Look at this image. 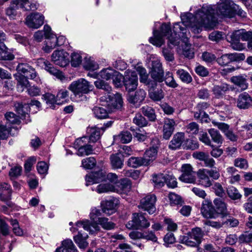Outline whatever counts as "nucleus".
<instances>
[{"label": "nucleus", "mask_w": 252, "mask_h": 252, "mask_svg": "<svg viewBox=\"0 0 252 252\" xmlns=\"http://www.w3.org/2000/svg\"><path fill=\"white\" fill-rule=\"evenodd\" d=\"M213 11L211 7L203 5L201 9L198 10L195 16L190 13H185L181 16L182 22L175 23L172 32L170 24L163 23L160 27V32L154 29L153 37L149 38L151 43L157 47H160L164 44L163 37L168 39L167 44L170 48L177 46L180 43V38H182L185 42V48L183 49V55L188 58H192L194 56L190 49V44L187 43L188 36L189 32L186 27H189L194 33H199L203 28L206 30L213 29L216 26V19L211 14L209 17L205 12L211 13Z\"/></svg>", "instance_id": "1"}, {"label": "nucleus", "mask_w": 252, "mask_h": 252, "mask_svg": "<svg viewBox=\"0 0 252 252\" xmlns=\"http://www.w3.org/2000/svg\"><path fill=\"white\" fill-rule=\"evenodd\" d=\"M231 3L230 0H226L224 2L218 4L217 6L207 5V6L212 7L213 11H211V13L207 12L206 14L209 16L211 14L215 17L216 19V25L217 23V19L215 16L216 14L222 17H231L233 16L234 13H235L237 15L243 18L246 16V13L240 8L238 5L233 3L232 5L233 6L232 7L231 5ZM204 5H205V4ZM206 5H207V4H206ZM204 13L206 14V12Z\"/></svg>", "instance_id": "2"}, {"label": "nucleus", "mask_w": 252, "mask_h": 252, "mask_svg": "<svg viewBox=\"0 0 252 252\" xmlns=\"http://www.w3.org/2000/svg\"><path fill=\"white\" fill-rule=\"evenodd\" d=\"M8 0H0V5ZM19 8L25 11L34 10L37 9V5L32 0H13L10 6L6 10V14L10 18L14 19L18 14L16 10Z\"/></svg>", "instance_id": "3"}, {"label": "nucleus", "mask_w": 252, "mask_h": 252, "mask_svg": "<svg viewBox=\"0 0 252 252\" xmlns=\"http://www.w3.org/2000/svg\"><path fill=\"white\" fill-rule=\"evenodd\" d=\"M94 88L89 81L84 78H80L76 81H73L68 89L76 96L81 97L83 94H87L91 92Z\"/></svg>", "instance_id": "4"}, {"label": "nucleus", "mask_w": 252, "mask_h": 252, "mask_svg": "<svg viewBox=\"0 0 252 252\" xmlns=\"http://www.w3.org/2000/svg\"><path fill=\"white\" fill-rule=\"evenodd\" d=\"M203 234L199 227L193 228L186 235L180 236L179 242L189 247H197L201 242Z\"/></svg>", "instance_id": "5"}, {"label": "nucleus", "mask_w": 252, "mask_h": 252, "mask_svg": "<svg viewBox=\"0 0 252 252\" xmlns=\"http://www.w3.org/2000/svg\"><path fill=\"white\" fill-rule=\"evenodd\" d=\"M151 78L154 80V82L148 83L149 87L154 89L157 86V83L162 82L164 80V71L161 63L158 60L152 62V69L150 72Z\"/></svg>", "instance_id": "6"}, {"label": "nucleus", "mask_w": 252, "mask_h": 252, "mask_svg": "<svg viewBox=\"0 0 252 252\" xmlns=\"http://www.w3.org/2000/svg\"><path fill=\"white\" fill-rule=\"evenodd\" d=\"M150 225V223L146 219L144 214L134 213L132 214V220L126 224L128 229L146 228Z\"/></svg>", "instance_id": "7"}, {"label": "nucleus", "mask_w": 252, "mask_h": 252, "mask_svg": "<svg viewBox=\"0 0 252 252\" xmlns=\"http://www.w3.org/2000/svg\"><path fill=\"white\" fill-rule=\"evenodd\" d=\"M44 29L45 41V46L43 48L45 52L49 53L57 46V36L53 32L51 27L48 25H45Z\"/></svg>", "instance_id": "8"}, {"label": "nucleus", "mask_w": 252, "mask_h": 252, "mask_svg": "<svg viewBox=\"0 0 252 252\" xmlns=\"http://www.w3.org/2000/svg\"><path fill=\"white\" fill-rule=\"evenodd\" d=\"M124 84L126 89L130 92L135 90L138 85V77L134 71L126 70L124 76Z\"/></svg>", "instance_id": "9"}, {"label": "nucleus", "mask_w": 252, "mask_h": 252, "mask_svg": "<svg viewBox=\"0 0 252 252\" xmlns=\"http://www.w3.org/2000/svg\"><path fill=\"white\" fill-rule=\"evenodd\" d=\"M87 141L89 140L87 136L77 139L75 141V147L76 149H78L77 155L79 156L82 157L92 154V147L91 145L86 144Z\"/></svg>", "instance_id": "10"}, {"label": "nucleus", "mask_w": 252, "mask_h": 252, "mask_svg": "<svg viewBox=\"0 0 252 252\" xmlns=\"http://www.w3.org/2000/svg\"><path fill=\"white\" fill-rule=\"evenodd\" d=\"M51 57L54 63L61 67H65L69 63V54L63 50H55Z\"/></svg>", "instance_id": "11"}, {"label": "nucleus", "mask_w": 252, "mask_h": 252, "mask_svg": "<svg viewBox=\"0 0 252 252\" xmlns=\"http://www.w3.org/2000/svg\"><path fill=\"white\" fill-rule=\"evenodd\" d=\"M156 200L157 198L154 194H148L141 199L138 207L147 211L150 214H153L156 211Z\"/></svg>", "instance_id": "12"}, {"label": "nucleus", "mask_w": 252, "mask_h": 252, "mask_svg": "<svg viewBox=\"0 0 252 252\" xmlns=\"http://www.w3.org/2000/svg\"><path fill=\"white\" fill-rule=\"evenodd\" d=\"M182 174L179 179L185 183H194L196 180L195 173L189 164H185L182 166Z\"/></svg>", "instance_id": "13"}, {"label": "nucleus", "mask_w": 252, "mask_h": 252, "mask_svg": "<svg viewBox=\"0 0 252 252\" xmlns=\"http://www.w3.org/2000/svg\"><path fill=\"white\" fill-rule=\"evenodd\" d=\"M152 146L147 150L143 157L147 165H149L157 158L158 150L159 146V142L158 139H154L152 141Z\"/></svg>", "instance_id": "14"}, {"label": "nucleus", "mask_w": 252, "mask_h": 252, "mask_svg": "<svg viewBox=\"0 0 252 252\" xmlns=\"http://www.w3.org/2000/svg\"><path fill=\"white\" fill-rule=\"evenodd\" d=\"M44 16L38 13H32L28 16L26 19V24L30 28L38 29L44 23Z\"/></svg>", "instance_id": "15"}, {"label": "nucleus", "mask_w": 252, "mask_h": 252, "mask_svg": "<svg viewBox=\"0 0 252 252\" xmlns=\"http://www.w3.org/2000/svg\"><path fill=\"white\" fill-rule=\"evenodd\" d=\"M146 93L143 89H139L134 94H129L127 97L128 102L136 107H139L145 98Z\"/></svg>", "instance_id": "16"}, {"label": "nucleus", "mask_w": 252, "mask_h": 252, "mask_svg": "<svg viewBox=\"0 0 252 252\" xmlns=\"http://www.w3.org/2000/svg\"><path fill=\"white\" fill-rule=\"evenodd\" d=\"M119 204V200L116 198L105 200L101 203L102 211L106 214L110 215L115 212Z\"/></svg>", "instance_id": "17"}, {"label": "nucleus", "mask_w": 252, "mask_h": 252, "mask_svg": "<svg viewBox=\"0 0 252 252\" xmlns=\"http://www.w3.org/2000/svg\"><path fill=\"white\" fill-rule=\"evenodd\" d=\"M201 212L204 217L206 218H215L217 214L211 201L204 200L202 202Z\"/></svg>", "instance_id": "18"}, {"label": "nucleus", "mask_w": 252, "mask_h": 252, "mask_svg": "<svg viewBox=\"0 0 252 252\" xmlns=\"http://www.w3.org/2000/svg\"><path fill=\"white\" fill-rule=\"evenodd\" d=\"M16 69L18 72L23 73L29 79H33L36 76L35 69L27 63H19Z\"/></svg>", "instance_id": "19"}, {"label": "nucleus", "mask_w": 252, "mask_h": 252, "mask_svg": "<svg viewBox=\"0 0 252 252\" xmlns=\"http://www.w3.org/2000/svg\"><path fill=\"white\" fill-rule=\"evenodd\" d=\"M252 106V98L247 93L241 94L237 100V106L242 109H247Z\"/></svg>", "instance_id": "20"}, {"label": "nucleus", "mask_w": 252, "mask_h": 252, "mask_svg": "<svg viewBox=\"0 0 252 252\" xmlns=\"http://www.w3.org/2000/svg\"><path fill=\"white\" fill-rule=\"evenodd\" d=\"M175 122L173 119L166 118L164 119L163 128V137L168 139L173 134L175 126Z\"/></svg>", "instance_id": "21"}, {"label": "nucleus", "mask_w": 252, "mask_h": 252, "mask_svg": "<svg viewBox=\"0 0 252 252\" xmlns=\"http://www.w3.org/2000/svg\"><path fill=\"white\" fill-rule=\"evenodd\" d=\"M43 63L45 69L49 73L55 76L57 79L62 82L66 79V78L63 75V73L60 70L55 68L48 61H43Z\"/></svg>", "instance_id": "22"}, {"label": "nucleus", "mask_w": 252, "mask_h": 252, "mask_svg": "<svg viewBox=\"0 0 252 252\" xmlns=\"http://www.w3.org/2000/svg\"><path fill=\"white\" fill-rule=\"evenodd\" d=\"M205 169H199L197 172L199 184L204 187L208 188L213 184V180L210 179Z\"/></svg>", "instance_id": "23"}, {"label": "nucleus", "mask_w": 252, "mask_h": 252, "mask_svg": "<svg viewBox=\"0 0 252 252\" xmlns=\"http://www.w3.org/2000/svg\"><path fill=\"white\" fill-rule=\"evenodd\" d=\"M113 186L115 189L114 192L122 193L128 191L131 188V185L129 180L122 179L119 181L116 185Z\"/></svg>", "instance_id": "24"}, {"label": "nucleus", "mask_w": 252, "mask_h": 252, "mask_svg": "<svg viewBox=\"0 0 252 252\" xmlns=\"http://www.w3.org/2000/svg\"><path fill=\"white\" fill-rule=\"evenodd\" d=\"M76 225L78 228H83L91 234H93L99 230V226L97 223H91L88 220L78 221L76 222Z\"/></svg>", "instance_id": "25"}, {"label": "nucleus", "mask_w": 252, "mask_h": 252, "mask_svg": "<svg viewBox=\"0 0 252 252\" xmlns=\"http://www.w3.org/2000/svg\"><path fill=\"white\" fill-rule=\"evenodd\" d=\"M185 140V134L183 132H177L174 136L169 144V148L176 150L180 148Z\"/></svg>", "instance_id": "26"}, {"label": "nucleus", "mask_w": 252, "mask_h": 252, "mask_svg": "<svg viewBox=\"0 0 252 252\" xmlns=\"http://www.w3.org/2000/svg\"><path fill=\"white\" fill-rule=\"evenodd\" d=\"M14 76L17 81V88L19 92H23L25 89H28L30 86L29 82L26 76L21 74H15Z\"/></svg>", "instance_id": "27"}, {"label": "nucleus", "mask_w": 252, "mask_h": 252, "mask_svg": "<svg viewBox=\"0 0 252 252\" xmlns=\"http://www.w3.org/2000/svg\"><path fill=\"white\" fill-rule=\"evenodd\" d=\"M230 88L229 85L226 83H221L220 85L214 86L212 91L213 94L217 98H220L225 94V93L229 91Z\"/></svg>", "instance_id": "28"}, {"label": "nucleus", "mask_w": 252, "mask_h": 252, "mask_svg": "<svg viewBox=\"0 0 252 252\" xmlns=\"http://www.w3.org/2000/svg\"><path fill=\"white\" fill-rule=\"evenodd\" d=\"M105 130L103 126L101 127H94L91 129V135L88 138L90 142H95L100 137V136Z\"/></svg>", "instance_id": "29"}, {"label": "nucleus", "mask_w": 252, "mask_h": 252, "mask_svg": "<svg viewBox=\"0 0 252 252\" xmlns=\"http://www.w3.org/2000/svg\"><path fill=\"white\" fill-rule=\"evenodd\" d=\"M103 179L102 173H92L86 176V185L89 186L94 184L98 183Z\"/></svg>", "instance_id": "30"}, {"label": "nucleus", "mask_w": 252, "mask_h": 252, "mask_svg": "<svg viewBox=\"0 0 252 252\" xmlns=\"http://www.w3.org/2000/svg\"><path fill=\"white\" fill-rule=\"evenodd\" d=\"M230 80L242 91L246 90L248 87V84L246 78L242 76H233L231 78Z\"/></svg>", "instance_id": "31"}, {"label": "nucleus", "mask_w": 252, "mask_h": 252, "mask_svg": "<svg viewBox=\"0 0 252 252\" xmlns=\"http://www.w3.org/2000/svg\"><path fill=\"white\" fill-rule=\"evenodd\" d=\"M43 98L46 101V103L48 106L52 109H54L56 108V105H60L62 104V102L58 101L54 95L50 93H46L43 95Z\"/></svg>", "instance_id": "32"}, {"label": "nucleus", "mask_w": 252, "mask_h": 252, "mask_svg": "<svg viewBox=\"0 0 252 252\" xmlns=\"http://www.w3.org/2000/svg\"><path fill=\"white\" fill-rule=\"evenodd\" d=\"M3 189L2 193L0 194V199L9 205V201L11 199V189H10V185L4 184L2 186Z\"/></svg>", "instance_id": "33"}, {"label": "nucleus", "mask_w": 252, "mask_h": 252, "mask_svg": "<svg viewBox=\"0 0 252 252\" xmlns=\"http://www.w3.org/2000/svg\"><path fill=\"white\" fill-rule=\"evenodd\" d=\"M88 235L87 234L83 235L79 231L77 235L74 236L73 237L74 242L81 249H85L88 246V243L86 241Z\"/></svg>", "instance_id": "34"}, {"label": "nucleus", "mask_w": 252, "mask_h": 252, "mask_svg": "<svg viewBox=\"0 0 252 252\" xmlns=\"http://www.w3.org/2000/svg\"><path fill=\"white\" fill-rule=\"evenodd\" d=\"M110 105V109H120L123 106V101L122 96L119 94H117L114 96L112 95Z\"/></svg>", "instance_id": "35"}, {"label": "nucleus", "mask_w": 252, "mask_h": 252, "mask_svg": "<svg viewBox=\"0 0 252 252\" xmlns=\"http://www.w3.org/2000/svg\"><path fill=\"white\" fill-rule=\"evenodd\" d=\"M143 157H131L127 161V165L133 168H137L139 166L147 165Z\"/></svg>", "instance_id": "36"}, {"label": "nucleus", "mask_w": 252, "mask_h": 252, "mask_svg": "<svg viewBox=\"0 0 252 252\" xmlns=\"http://www.w3.org/2000/svg\"><path fill=\"white\" fill-rule=\"evenodd\" d=\"M233 36L238 38L243 41H249L252 38V32H247L244 29L236 31L233 32Z\"/></svg>", "instance_id": "37"}, {"label": "nucleus", "mask_w": 252, "mask_h": 252, "mask_svg": "<svg viewBox=\"0 0 252 252\" xmlns=\"http://www.w3.org/2000/svg\"><path fill=\"white\" fill-rule=\"evenodd\" d=\"M94 117L98 119H104L108 117V112L104 108L94 106L92 109Z\"/></svg>", "instance_id": "38"}, {"label": "nucleus", "mask_w": 252, "mask_h": 252, "mask_svg": "<svg viewBox=\"0 0 252 252\" xmlns=\"http://www.w3.org/2000/svg\"><path fill=\"white\" fill-rule=\"evenodd\" d=\"M114 139L115 141H120L122 143H127L132 139L131 134L127 131H123L118 135L114 136Z\"/></svg>", "instance_id": "39"}, {"label": "nucleus", "mask_w": 252, "mask_h": 252, "mask_svg": "<svg viewBox=\"0 0 252 252\" xmlns=\"http://www.w3.org/2000/svg\"><path fill=\"white\" fill-rule=\"evenodd\" d=\"M116 73H117V71L111 68H107L101 70L99 73V75L102 79L108 80L112 79Z\"/></svg>", "instance_id": "40"}, {"label": "nucleus", "mask_w": 252, "mask_h": 252, "mask_svg": "<svg viewBox=\"0 0 252 252\" xmlns=\"http://www.w3.org/2000/svg\"><path fill=\"white\" fill-rule=\"evenodd\" d=\"M240 39L233 36V33L230 35V39L228 41L230 43L231 47L235 50L241 51L245 48L244 44L240 42Z\"/></svg>", "instance_id": "41"}, {"label": "nucleus", "mask_w": 252, "mask_h": 252, "mask_svg": "<svg viewBox=\"0 0 252 252\" xmlns=\"http://www.w3.org/2000/svg\"><path fill=\"white\" fill-rule=\"evenodd\" d=\"M61 246L67 252H77V248L70 239H66L62 241Z\"/></svg>", "instance_id": "42"}, {"label": "nucleus", "mask_w": 252, "mask_h": 252, "mask_svg": "<svg viewBox=\"0 0 252 252\" xmlns=\"http://www.w3.org/2000/svg\"><path fill=\"white\" fill-rule=\"evenodd\" d=\"M176 73L181 80L184 83L189 84L192 80V77L189 73L183 69L177 70Z\"/></svg>", "instance_id": "43"}, {"label": "nucleus", "mask_w": 252, "mask_h": 252, "mask_svg": "<svg viewBox=\"0 0 252 252\" xmlns=\"http://www.w3.org/2000/svg\"><path fill=\"white\" fill-rule=\"evenodd\" d=\"M166 175L161 173L153 176V181L155 183L156 187L161 188L164 186L166 182Z\"/></svg>", "instance_id": "44"}, {"label": "nucleus", "mask_w": 252, "mask_h": 252, "mask_svg": "<svg viewBox=\"0 0 252 252\" xmlns=\"http://www.w3.org/2000/svg\"><path fill=\"white\" fill-rule=\"evenodd\" d=\"M14 59L13 55L8 51L5 44L0 46V60L11 61Z\"/></svg>", "instance_id": "45"}, {"label": "nucleus", "mask_w": 252, "mask_h": 252, "mask_svg": "<svg viewBox=\"0 0 252 252\" xmlns=\"http://www.w3.org/2000/svg\"><path fill=\"white\" fill-rule=\"evenodd\" d=\"M168 199L169 200L170 204L173 206L182 205L184 201L181 197L173 192H171L168 194Z\"/></svg>", "instance_id": "46"}, {"label": "nucleus", "mask_w": 252, "mask_h": 252, "mask_svg": "<svg viewBox=\"0 0 252 252\" xmlns=\"http://www.w3.org/2000/svg\"><path fill=\"white\" fill-rule=\"evenodd\" d=\"M83 66L86 70L94 71L98 69V64L90 58H86Z\"/></svg>", "instance_id": "47"}, {"label": "nucleus", "mask_w": 252, "mask_h": 252, "mask_svg": "<svg viewBox=\"0 0 252 252\" xmlns=\"http://www.w3.org/2000/svg\"><path fill=\"white\" fill-rule=\"evenodd\" d=\"M208 132L215 143L218 144H222L223 138L219 131L214 128H211L208 129Z\"/></svg>", "instance_id": "48"}, {"label": "nucleus", "mask_w": 252, "mask_h": 252, "mask_svg": "<svg viewBox=\"0 0 252 252\" xmlns=\"http://www.w3.org/2000/svg\"><path fill=\"white\" fill-rule=\"evenodd\" d=\"M218 213L225 214L227 212L226 204L220 199H215L214 201Z\"/></svg>", "instance_id": "49"}, {"label": "nucleus", "mask_w": 252, "mask_h": 252, "mask_svg": "<svg viewBox=\"0 0 252 252\" xmlns=\"http://www.w3.org/2000/svg\"><path fill=\"white\" fill-rule=\"evenodd\" d=\"M15 129V127H10L4 126L2 122L0 121V139H7L10 134V129Z\"/></svg>", "instance_id": "50"}, {"label": "nucleus", "mask_w": 252, "mask_h": 252, "mask_svg": "<svg viewBox=\"0 0 252 252\" xmlns=\"http://www.w3.org/2000/svg\"><path fill=\"white\" fill-rule=\"evenodd\" d=\"M164 94L162 90L157 91L150 90L149 96L150 98L155 101H160L164 97Z\"/></svg>", "instance_id": "51"}, {"label": "nucleus", "mask_w": 252, "mask_h": 252, "mask_svg": "<svg viewBox=\"0 0 252 252\" xmlns=\"http://www.w3.org/2000/svg\"><path fill=\"white\" fill-rule=\"evenodd\" d=\"M112 166L114 169L121 168L123 165V161L117 155H113L110 157Z\"/></svg>", "instance_id": "52"}, {"label": "nucleus", "mask_w": 252, "mask_h": 252, "mask_svg": "<svg viewBox=\"0 0 252 252\" xmlns=\"http://www.w3.org/2000/svg\"><path fill=\"white\" fill-rule=\"evenodd\" d=\"M143 115L147 117L150 121H154L156 119V115L154 110L151 107L146 106L141 108Z\"/></svg>", "instance_id": "53"}, {"label": "nucleus", "mask_w": 252, "mask_h": 252, "mask_svg": "<svg viewBox=\"0 0 252 252\" xmlns=\"http://www.w3.org/2000/svg\"><path fill=\"white\" fill-rule=\"evenodd\" d=\"M82 61V56L78 52H73L71 55L70 63L73 67H77L79 66Z\"/></svg>", "instance_id": "54"}, {"label": "nucleus", "mask_w": 252, "mask_h": 252, "mask_svg": "<svg viewBox=\"0 0 252 252\" xmlns=\"http://www.w3.org/2000/svg\"><path fill=\"white\" fill-rule=\"evenodd\" d=\"M114 190L115 189L114 186L110 184H100L96 188V191L99 193L109 191L114 192Z\"/></svg>", "instance_id": "55"}, {"label": "nucleus", "mask_w": 252, "mask_h": 252, "mask_svg": "<svg viewBox=\"0 0 252 252\" xmlns=\"http://www.w3.org/2000/svg\"><path fill=\"white\" fill-rule=\"evenodd\" d=\"M227 192L228 196L232 200L239 199L242 197L238 189L232 186L228 188Z\"/></svg>", "instance_id": "56"}, {"label": "nucleus", "mask_w": 252, "mask_h": 252, "mask_svg": "<svg viewBox=\"0 0 252 252\" xmlns=\"http://www.w3.org/2000/svg\"><path fill=\"white\" fill-rule=\"evenodd\" d=\"M98 223L105 229H112L115 227V224L112 222L109 221L108 219L105 218L98 219Z\"/></svg>", "instance_id": "57"}, {"label": "nucleus", "mask_w": 252, "mask_h": 252, "mask_svg": "<svg viewBox=\"0 0 252 252\" xmlns=\"http://www.w3.org/2000/svg\"><path fill=\"white\" fill-rule=\"evenodd\" d=\"M234 165L235 167L242 169H247L249 167V163L248 160L242 158H238L234 161Z\"/></svg>", "instance_id": "58"}, {"label": "nucleus", "mask_w": 252, "mask_h": 252, "mask_svg": "<svg viewBox=\"0 0 252 252\" xmlns=\"http://www.w3.org/2000/svg\"><path fill=\"white\" fill-rule=\"evenodd\" d=\"M16 111L17 113L21 115L22 116H25L26 115H28V112L29 111V105L25 104L23 105L20 103H17L15 105Z\"/></svg>", "instance_id": "59"}, {"label": "nucleus", "mask_w": 252, "mask_h": 252, "mask_svg": "<svg viewBox=\"0 0 252 252\" xmlns=\"http://www.w3.org/2000/svg\"><path fill=\"white\" fill-rule=\"evenodd\" d=\"M96 164V160L93 157L84 158L82 160V166L86 169H92Z\"/></svg>", "instance_id": "60"}, {"label": "nucleus", "mask_w": 252, "mask_h": 252, "mask_svg": "<svg viewBox=\"0 0 252 252\" xmlns=\"http://www.w3.org/2000/svg\"><path fill=\"white\" fill-rule=\"evenodd\" d=\"M4 117L7 123L9 124H18L20 122L19 117L11 112H6L4 115Z\"/></svg>", "instance_id": "61"}, {"label": "nucleus", "mask_w": 252, "mask_h": 252, "mask_svg": "<svg viewBox=\"0 0 252 252\" xmlns=\"http://www.w3.org/2000/svg\"><path fill=\"white\" fill-rule=\"evenodd\" d=\"M94 84L97 89L103 90L107 93H110L111 91L110 86L102 80H97L94 82Z\"/></svg>", "instance_id": "62"}, {"label": "nucleus", "mask_w": 252, "mask_h": 252, "mask_svg": "<svg viewBox=\"0 0 252 252\" xmlns=\"http://www.w3.org/2000/svg\"><path fill=\"white\" fill-rule=\"evenodd\" d=\"M133 123L140 127L147 126V121L145 118L140 114H136L133 119Z\"/></svg>", "instance_id": "63"}, {"label": "nucleus", "mask_w": 252, "mask_h": 252, "mask_svg": "<svg viewBox=\"0 0 252 252\" xmlns=\"http://www.w3.org/2000/svg\"><path fill=\"white\" fill-rule=\"evenodd\" d=\"M227 55L229 60V63L243 61L245 58V56L242 53H234L231 54H227Z\"/></svg>", "instance_id": "64"}]
</instances>
